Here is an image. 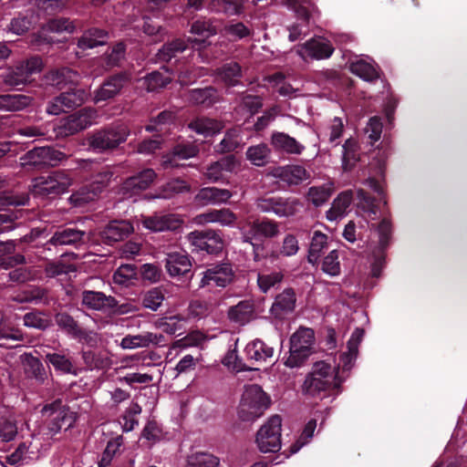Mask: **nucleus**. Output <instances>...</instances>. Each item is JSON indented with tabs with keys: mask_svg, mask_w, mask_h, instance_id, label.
Here are the masks:
<instances>
[{
	"mask_svg": "<svg viewBox=\"0 0 467 467\" xmlns=\"http://www.w3.org/2000/svg\"><path fill=\"white\" fill-rule=\"evenodd\" d=\"M342 381L336 368L325 361H318L306 376L302 390L309 397L323 398L330 390L339 389Z\"/></svg>",
	"mask_w": 467,
	"mask_h": 467,
	"instance_id": "nucleus-1",
	"label": "nucleus"
},
{
	"mask_svg": "<svg viewBox=\"0 0 467 467\" xmlns=\"http://www.w3.org/2000/svg\"><path fill=\"white\" fill-rule=\"evenodd\" d=\"M130 133L125 124L110 125L88 134V146L96 153L111 152L127 140Z\"/></svg>",
	"mask_w": 467,
	"mask_h": 467,
	"instance_id": "nucleus-2",
	"label": "nucleus"
},
{
	"mask_svg": "<svg viewBox=\"0 0 467 467\" xmlns=\"http://www.w3.org/2000/svg\"><path fill=\"white\" fill-rule=\"evenodd\" d=\"M270 402L269 396L259 385L246 386L238 410L240 419L245 421L255 420L264 414Z\"/></svg>",
	"mask_w": 467,
	"mask_h": 467,
	"instance_id": "nucleus-3",
	"label": "nucleus"
},
{
	"mask_svg": "<svg viewBox=\"0 0 467 467\" xmlns=\"http://www.w3.org/2000/svg\"><path fill=\"white\" fill-rule=\"evenodd\" d=\"M41 418L51 434L69 429L76 421V414L64 406L60 400L45 405L41 410Z\"/></svg>",
	"mask_w": 467,
	"mask_h": 467,
	"instance_id": "nucleus-4",
	"label": "nucleus"
},
{
	"mask_svg": "<svg viewBox=\"0 0 467 467\" xmlns=\"http://www.w3.org/2000/svg\"><path fill=\"white\" fill-rule=\"evenodd\" d=\"M314 343V331L311 328H300L290 339V355L285 361L289 368L299 367L311 354Z\"/></svg>",
	"mask_w": 467,
	"mask_h": 467,
	"instance_id": "nucleus-5",
	"label": "nucleus"
},
{
	"mask_svg": "<svg viewBox=\"0 0 467 467\" xmlns=\"http://www.w3.org/2000/svg\"><path fill=\"white\" fill-rule=\"evenodd\" d=\"M72 179L64 171H57L34 180L33 188L38 195H58L71 185Z\"/></svg>",
	"mask_w": 467,
	"mask_h": 467,
	"instance_id": "nucleus-6",
	"label": "nucleus"
},
{
	"mask_svg": "<svg viewBox=\"0 0 467 467\" xmlns=\"http://www.w3.org/2000/svg\"><path fill=\"white\" fill-rule=\"evenodd\" d=\"M280 416H272L257 431L256 443L262 452H275L281 448Z\"/></svg>",
	"mask_w": 467,
	"mask_h": 467,
	"instance_id": "nucleus-7",
	"label": "nucleus"
},
{
	"mask_svg": "<svg viewBox=\"0 0 467 467\" xmlns=\"http://www.w3.org/2000/svg\"><path fill=\"white\" fill-rule=\"evenodd\" d=\"M97 117L95 109L84 108L63 119L57 127V134L62 137L74 135L91 126Z\"/></svg>",
	"mask_w": 467,
	"mask_h": 467,
	"instance_id": "nucleus-8",
	"label": "nucleus"
},
{
	"mask_svg": "<svg viewBox=\"0 0 467 467\" xmlns=\"http://www.w3.org/2000/svg\"><path fill=\"white\" fill-rule=\"evenodd\" d=\"M247 369H259L264 365L272 363L275 349L261 339H254L246 344L244 349Z\"/></svg>",
	"mask_w": 467,
	"mask_h": 467,
	"instance_id": "nucleus-9",
	"label": "nucleus"
},
{
	"mask_svg": "<svg viewBox=\"0 0 467 467\" xmlns=\"http://www.w3.org/2000/svg\"><path fill=\"white\" fill-rule=\"evenodd\" d=\"M112 177L113 172L109 169L99 172L88 186L81 188L70 196L71 202L77 206H80L93 201L109 186Z\"/></svg>",
	"mask_w": 467,
	"mask_h": 467,
	"instance_id": "nucleus-10",
	"label": "nucleus"
},
{
	"mask_svg": "<svg viewBox=\"0 0 467 467\" xmlns=\"http://www.w3.org/2000/svg\"><path fill=\"white\" fill-rule=\"evenodd\" d=\"M42 69V60L38 57H33L18 64L4 76V82L9 86H18L29 81L30 77Z\"/></svg>",
	"mask_w": 467,
	"mask_h": 467,
	"instance_id": "nucleus-11",
	"label": "nucleus"
},
{
	"mask_svg": "<svg viewBox=\"0 0 467 467\" xmlns=\"http://www.w3.org/2000/svg\"><path fill=\"white\" fill-rule=\"evenodd\" d=\"M256 207L263 213H273L280 217L294 215L300 207L296 199L265 197L256 200Z\"/></svg>",
	"mask_w": 467,
	"mask_h": 467,
	"instance_id": "nucleus-12",
	"label": "nucleus"
},
{
	"mask_svg": "<svg viewBox=\"0 0 467 467\" xmlns=\"http://www.w3.org/2000/svg\"><path fill=\"white\" fill-rule=\"evenodd\" d=\"M243 242L253 244L252 241L258 237L271 238L278 234L279 229L276 223L272 221H247L239 226Z\"/></svg>",
	"mask_w": 467,
	"mask_h": 467,
	"instance_id": "nucleus-13",
	"label": "nucleus"
},
{
	"mask_svg": "<svg viewBox=\"0 0 467 467\" xmlns=\"http://www.w3.org/2000/svg\"><path fill=\"white\" fill-rule=\"evenodd\" d=\"M187 239L197 250L205 251L208 254H217L223 248L222 237L213 230L191 232Z\"/></svg>",
	"mask_w": 467,
	"mask_h": 467,
	"instance_id": "nucleus-14",
	"label": "nucleus"
},
{
	"mask_svg": "<svg viewBox=\"0 0 467 467\" xmlns=\"http://www.w3.org/2000/svg\"><path fill=\"white\" fill-rule=\"evenodd\" d=\"M296 54L304 60L326 59L331 57L334 47L328 40L324 38H311L306 43L296 46Z\"/></svg>",
	"mask_w": 467,
	"mask_h": 467,
	"instance_id": "nucleus-15",
	"label": "nucleus"
},
{
	"mask_svg": "<svg viewBox=\"0 0 467 467\" xmlns=\"http://www.w3.org/2000/svg\"><path fill=\"white\" fill-rule=\"evenodd\" d=\"M233 279V270L229 264L213 265L202 272L200 287H225Z\"/></svg>",
	"mask_w": 467,
	"mask_h": 467,
	"instance_id": "nucleus-16",
	"label": "nucleus"
},
{
	"mask_svg": "<svg viewBox=\"0 0 467 467\" xmlns=\"http://www.w3.org/2000/svg\"><path fill=\"white\" fill-rule=\"evenodd\" d=\"M156 178L152 169H145L135 176L128 178L120 186L119 193L124 197H130L133 194L148 189Z\"/></svg>",
	"mask_w": 467,
	"mask_h": 467,
	"instance_id": "nucleus-17",
	"label": "nucleus"
},
{
	"mask_svg": "<svg viewBox=\"0 0 467 467\" xmlns=\"http://www.w3.org/2000/svg\"><path fill=\"white\" fill-rule=\"evenodd\" d=\"M130 81L127 73H119L107 78L103 84L95 91L94 101L99 103L116 97L126 83Z\"/></svg>",
	"mask_w": 467,
	"mask_h": 467,
	"instance_id": "nucleus-18",
	"label": "nucleus"
},
{
	"mask_svg": "<svg viewBox=\"0 0 467 467\" xmlns=\"http://www.w3.org/2000/svg\"><path fill=\"white\" fill-rule=\"evenodd\" d=\"M76 26L67 18L51 19L46 25L41 26L37 34L33 36L32 43L40 45L42 43H51V38L47 36L48 32L53 33H73Z\"/></svg>",
	"mask_w": 467,
	"mask_h": 467,
	"instance_id": "nucleus-19",
	"label": "nucleus"
},
{
	"mask_svg": "<svg viewBox=\"0 0 467 467\" xmlns=\"http://www.w3.org/2000/svg\"><path fill=\"white\" fill-rule=\"evenodd\" d=\"M270 143L275 151L289 155H301L306 150L303 143L281 131L272 133Z\"/></svg>",
	"mask_w": 467,
	"mask_h": 467,
	"instance_id": "nucleus-20",
	"label": "nucleus"
},
{
	"mask_svg": "<svg viewBox=\"0 0 467 467\" xmlns=\"http://www.w3.org/2000/svg\"><path fill=\"white\" fill-rule=\"evenodd\" d=\"M21 360L26 378L35 380L36 384H45L50 373L46 369L41 360L30 353L23 354Z\"/></svg>",
	"mask_w": 467,
	"mask_h": 467,
	"instance_id": "nucleus-21",
	"label": "nucleus"
},
{
	"mask_svg": "<svg viewBox=\"0 0 467 467\" xmlns=\"http://www.w3.org/2000/svg\"><path fill=\"white\" fill-rule=\"evenodd\" d=\"M182 223V219L175 214L153 215L142 219L143 226L153 232L174 231Z\"/></svg>",
	"mask_w": 467,
	"mask_h": 467,
	"instance_id": "nucleus-22",
	"label": "nucleus"
},
{
	"mask_svg": "<svg viewBox=\"0 0 467 467\" xmlns=\"http://www.w3.org/2000/svg\"><path fill=\"white\" fill-rule=\"evenodd\" d=\"M82 305L89 309L107 311L117 306V300L102 292L86 290L82 293Z\"/></svg>",
	"mask_w": 467,
	"mask_h": 467,
	"instance_id": "nucleus-23",
	"label": "nucleus"
},
{
	"mask_svg": "<svg viewBox=\"0 0 467 467\" xmlns=\"http://www.w3.org/2000/svg\"><path fill=\"white\" fill-rule=\"evenodd\" d=\"M164 339L161 334L144 332L138 335H127L120 341V348L123 349H134L147 348L150 345H159Z\"/></svg>",
	"mask_w": 467,
	"mask_h": 467,
	"instance_id": "nucleus-24",
	"label": "nucleus"
},
{
	"mask_svg": "<svg viewBox=\"0 0 467 467\" xmlns=\"http://www.w3.org/2000/svg\"><path fill=\"white\" fill-rule=\"evenodd\" d=\"M89 234L74 228H66L57 231L49 240L53 245H71L84 244L89 241Z\"/></svg>",
	"mask_w": 467,
	"mask_h": 467,
	"instance_id": "nucleus-25",
	"label": "nucleus"
},
{
	"mask_svg": "<svg viewBox=\"0 0 467 467\" xmlns=\"http://www.w3.org/2000/svg\"><path fill=\"white\" fill-rule=\"evenodd\" d=\"M232 196V192L227 189L205 187L197 192L194 197V201L197 204L205 206L209 204L226 202Z\"/></svg>",
	"mask_w": 467,
	"mask_h": 467,
	"instance_id": "nucleus-26",
	"label": "nucleus"
},
{
	"mask_svg": "<svg viewBox=\"0 0 467 467\" xmlns=\"http://www.w3.org/2000/svg\"><path fill=\"white\" fill-rule=\"evenodd\" d=\"M133 227L128 221H112L101 232L102 240L109 244L116 243L126 238Z\"/></svg>",
	"mask_w": 467,
	"mask_h": 467,
	"instance_id": "nucleus-27",
	"label": "nucleus"
},
{
	"mask_svg": "<svg viewBox=\"0 0 467 467\" xmlns=\"http://www.w3.org/2000/svg\"><path fill=\"white\" fill-rule=\"evenodd\" d=\"M296 306V294L293 289H285L277 295L271 307V313L276 318H283L292 313Z\"/></svg>",
	"mask_w": 467,
	"mask_h": 467,
	"instance_id": "nucleus-28",
	"label": "nucleus"
},
{
	"mask_svg": "<svg viewBox=\"0 0 467 467\" xmlns=\"http://www.w3.org/2000/svg\"><path fill=\"white\" fill-rule=\"evenodd\" d=\"M275 176L289 185H298L309 180L310 172L301 165H287L276 169Z\"/></svg>",
	"mask_w": 467,
	"mask_h": 467,
	"instance_id": "nucleus-29",
	"label": "nucleus"
},
{
	"mask_svg": "<svg viewBox=\"0 0 467 467\" xmlns=\"http://www.w3.org/2000/svg\"><path fill=\"white\" fill-rule=\"evenodd\" d=\"M190 32L200 38L188 37V42L192 47H201L205 44L207 38L216 35L217 30L212 20L199 19L192 23Z\"/></svg>",
	"mask_w": 467,
	"mask_h": 467,
	"instance_id": "nucleus-30",
	"label": "nucleus"
},
{
	"mask_svg": "<svg viewBox=\"0 0 467 467\" xmlns=\"http://www.w3.org/2000/svg\"><path fill=\"white\" fill-rule=\"evenodd\" d=\"M165 267L171 276H179L191 270L192 263L187 254L174 252L168 254Z\"/></svg>",
	"mask_w": 467,
	"mask_h": 467,
	"instance_id": "nucleus-31",
	"label": "nucleus"
},
{
	"mask_svg": "<svg viewBox=\"0 0 467 467\" xmlns=\"http://www.w3.org/2000/svg\"><path fill=\"white\" fill-rule=\"evenodd\" d=\"M235 167V158L233 155H229L211 163L207 167L204 176L208 181L216 182L223 177L224 172H232Z\"/></svg>",
	"mask_w": 467,
	"mask_h": 467,
	"instance_id": "nucleus-32",
	"label": "nucleus"
},
{
	"mask_svg": "<svg viewBox=\"0 0 467 467\" xmlns=\"http://www.w3.org/2000/svg\"><path fill=\"white\" fill-rule=\"evenodd\" d=\"M363 330L356 329L348 341V351L340 355L338 367L336 368L339 372V368L342 370H348L351 368L354 360L358 355V344L362 338Z\"/></svg>",
	"mask_w": 467,
	"mask_h": 467,
	"instance_id": "nucleus-33",
	"label": "nucleus"
},
{
	"mask_svg": "<svg viewBox=\"0 0 467 467\" xmlns=\"http://www.w3.org/2000/svg\"><path fill=\"white\" fill-rule=\"evenodd\" d=\"M254 305L251 300L240 301L228 310V317L232 322L244 325L254 317Z\"/></svg>",
	"mask_w": 467,
	"mask_h": 467,
	"instance_id": "nucleus-34",
	"label": "nucleus"
},
{
	"mask_svg": "<svg viewBox=\"0 0 467 467\" xmlns=\"http://www.w3.org/2000/svg\"><path fill=\"white\" fill-rule=\"evenodd\" d=\"M353 199V192L351 190L342 192L333 201L331 207L326 213L328 221H337L343 218Z\"/></svg>",
	"mask_w": 467,
	"mask_h": 467,
	"instance_id": "nucleus-35",
	"label": "nucleus"
},
{
	"mask_svg": "<svg viewBox=\"0 0 467 467\" xmlns=\"http://www.w3.org/2000/svg\"><path fill=\"white\" fill-rule=\"evenodd\" d=\"M46 78L50 85L56 86L58 88H63L68 84L75 85L79 80V75L67 67L52 70Z\"/></svg>",
	"mask_w": 467,
	"mask_h": 467,
	"instance_id": "nucleus-36",
	"label": "nucleus"
},
{
	"mask_svg": "<svg viewBox=\"0 0 467 467\" xmlns=\"http://www.w3.org/2000/svg\"><path fill=\"white\" fill-rule=\"evenodd\" d=\"M243 130L240 126L226 130L223 140L215 147L219 153H227L235 150L243 144Z\"/></svg>",
	"mask_w": 467,
	"mask_h": 467,
	"instance_id": "nucleus-37",
	"label": "nucleus"
},
{
	"mask_svg": "<svg viewBox=\"0 0 467 467\" xmlns=\"http://www.w3.org/2000/svg\"><path fill=\"white\" fill-rule=\"evenodd\" d=\"M189 128L200 135L213 136L224 128V123L209 118H197L189 123Z\"/></svg>",
	"mask_w": 467,
	"mask_h": 467,
	"instance_id": "nucleus-38",
	"label": "nucleus"
},
{
	"mask_svg": "<svg viewBox=\"0 0 467 467\" xmlns=\"http://www.w3.org/2000/svg\"><path fill=\"white\" fill-rule=\"evenodd\" d=\"M32 98L23 94L0 95V110L18 111L28 107Z\"/></svg>",
	"mask_w": 467,
	"mask_h": 467,
	"instance_id": "nucleus-39",
	"label": "nucleus"
},
{
	"mask_svg": "<svg viewBox=\"0 0 467 467\" xmlns=\"http://www.w3.org/2000/svg\"><path fill=\"white\" fill-rule=\"evenodd\" d=\"M107 33L98 28L87 30L78 42V47L83 50L102 46L106 43Z\"/></svg>",
	"mask_w": 467,
	"mask_h": 467,
	"instance_id": "nucleus-40",
	"label": "nucleus"
},
{
	"mask_svg": "<svg viewBox=\"0 0 467 467\" xmlns=\"http://www.w3.org/2000/svg\"><path fill=\"white\" fill-rule=\"evenodd\" d=\"M191 45L188 42V38L181 39L177 38L165 44L157 53V57L160 61H170L172 57H176L177 54L183 52L188 46Z\"/></svg>",
	"mask_w": 467,
	"mask_h": 467,
	"instance_id": "nucleus-41",
	"label": "nucleus"
},
{
	"mask_svg": "<svg viewBox=\"0 0 467 467\" xmlns=\"http://www.w3.org/2000/svg\"><path fill=\"white\" fill-rule=\"evenodd\" d=\"M349 69L353 74L366 81L372 82L379 78L378 69L363 59L351 62Z\"/></svg>",
	"mask_w": 467,
	"mask_h": 467,
	"instance_id": "nucleus-42",
	"label": "nucleus"
},
{
	"mask_svg": "<svg viewBox=\"0 0 467 467\" xmlns=\"http://www.w3.org/2000/svg\"><path fill=\"white\" fill-rule=\"evenodd\" d=\"M342 148V168L345 171H348L354 168L359 160L358 142L354 139H348Z\"/></svg>",
	"mask_w": 467,
	"mask_h": 467,
	"instance_id": "nucleus-43",
	"label": "nucleus"
},
{
	"mask_svg": "<svg viewBox=\"0 0 467 467\" xmlns=\"http://www.w3.org/2000/svg\"><path fill=\"white\" fill-rule=\"evenodd\" d=\"M327 236L320 231L314 232L308 250V262L312 265L317 264V260L321 256L323 250L327 248Z\"/></svg>",
	"mask_w": 467,
	"mask_h": 467,
	"instance_id": "nucleus-44",
	"label": "nucleus"
},
{
	"mask_svg": "<svg viewBox=\"0 0 467 467\" xmlns=\"http://www.w3.org/2000/svg\"><path fill=\"white\" fill-rule=\"evenodd\" d=\"M46 361L50 363L53 368L64 374H75L76 370L73 362L69 357L62 353H47Z\"/></svg>",
	"mask_w": 467,
	"mask_h": 467,
	"instance_id": "nucleus-45",
	"label": "nucleus"
},
{
	"mask_svg": "<svg viewBox=\"0 0 467 467\" xmlns=\"http://www.w3.org/2000/svg\"><path fill=\"white\" fill-rule=\"evenodd\" d=\"M221 79L228 86H236L242 77V68L237 62H229L218 69Z\"/></svg>",
	"mask_w": 467,
	"mask_h": 467,
	"instance_id": "nucleus-46",
	"label": "nucleus"
},
{
	"mask_svg": "<svg viewBox=\"0 0 467 467\" xmlns=\"http://www.w3.org/2000/svg\"><path fill=\"white\" fill-rule=\"evenodd\" d=\"M215 310V305L212 302L193 300L188 306V318L202 319L212 315Z\"/></svg>",
	"mask_w": 467,
	"mask_h": 467,
	"instance_id": "nucleus-47",
	"label": "nucleus"
},
{
	"mask_svg": "<svg viewBox=\"0 0 467 467\" xmlns=\"http://www.w3.org/2000/svg\"><path fill=\"white\" fill-rule=\"evenodd\" d=\"M270 152L271 150L266 144L260 143L249 147L245 155L247 160H249L254 165L261 167L268 162Z\"/></svg>",
	"mask_w": 467,
	"mask_h": 467,
	"instance_id": "nucleus-48",
	"label": "nucleus"
},
{
	"mask_svg": "<svg viewBox=\"0 0 467 467\" xmlns=\"http://www.w3.org/2000/svg\"><path fill=\"white\" fill-rule=\"evenodd\" d=\"M38 22V15L35 16L33 13L26 16H19L13 18L8 26V31L16 34L22 35L27 32L30 27Z\"/></svg>",
	"mask_w": 467,
	"mask_h": 467,
	"instance_id": "nucleus-49",
	"label": "nucleus"
},
{
	"mask_svg": "<svg viewBox=\"0 0 467 467\" xmlns=\"http://www.w3.org/2000/svg\"><path fill=\"white\" fill-rule=\"evenodd\" d=\"M191 191V186L182 179H174L168 182L157 195L158 198L170 199L175 194Z\"/></svg>",
	"mask_w": 467,
	"mask_h": 467,
	"instance_id": "nucleus-50",
	"label": "nucleus"
},
{
	"mask_svg": "<svg viewBox=\"0 0 467 467\" xmlns=\"http://www.w3.org/2000/svg\"><path fill=\"white\" fill-rule=\"evenodd\" d=\"M183 321L184 318L182 316L176 315L159 318L155 321L154 325L162 332L173 335L182 329Z\"/></svg>",
	"mask_w": 467,
	"mask_h": 467,
	"instance_id": "nucleus-51",
	"label": "nucleus"
},
{
	"mask_svg": "<svg viewBox=\"0 0 467 467\" xmlns=\"http://www.w3.org/2000/svg\"><path fill=\"white\" fill-rule=\"evenodd\" d=\"M220 460L207 452H196L188 457L187 467H219Z\"/></svg>",
	"mask_w": 467,
	"mask_h": 467,
	"instance_id": "nucleus-52",
	"label": "nucleus"
},
{
	"mask_svg": "<svg viewBox=\"0 0 467 467\" xmlns=\"http://www.w3.org/2000/svg\"><path fill=\"white\" fill-rule=\"evenodd\" d=\"M214 95L213 88H196L189 92L188 99L192 104L209 107L214 102Z\"/></svg>",
	"mask_w": 467,
	"mask_h": 467,
	"instance_id": "nucleus-53",
	"label": "nucleus"
},
{
	"mask_svg": "<svg viewBox=\"0 0 467 467\" xmlns=\"http://www.w3.org/2000/svg\"><path fill=\"white\" fill-rule=\"evenodd\" d=\"M54 318L57 327L72 337L76 333H78V328L80 327L74 317L66 312L57 313Z\"/></svg>",
	"mask_w": 467,
	"mask_h": 467,
	"instance_id": "nucleus-54",
	"label": "nucleus"
},
{
	"mask_svg": "<svg viewBox=\"0 0 467 467\" xmlns=\"http://www.w3.org/2000/svg\"><path fill=\"white\" fill-rule=\"evenodd\" d=\"M331 193L329 186H313L308 189L307 198L315 206H320L330 198Z\"/></svg>",
	"mask_w": 467,
	"mask_h": 467,
	"instance_id": "nucleus-55",
	"label": "nucleus"
},
{
	"mask_svg": "<svg viewBox=\"0 0 467 467\" xmlns=\"http://www.w3.org/2000/svg\"><path fill=\"white\" fill-rule=\"evenodd\" d=\"M87 97V92L84 89H70L60 94L62 104L66 106L67 109L81 105Z\"/></svg>",
	"mask_w": 467,
	"mask_h": 467,
	"instance_id": "nucleus-56",
	"label": "nucleus"
},
{
	"mask_svg": "<svg viewBox=\"0 0 467 467\" xmlns=\"http://www.w3.org/2000/svg\"><path fill=\"white\" fill-rule=\"evenodd\" d=\"M357 195L358 199V206L363 210V212L369 219H376L378 207L375 204V200L368 196L363 189H358L357 191Z\"/></svg>",
	"mask_w": 467,
	"mask_h": 467,
	"instance_id": "nucleus-57",
	"label": "nucleus"
},
{
	"mask_svg": "<svg viewBox=\"0 0 467 467\" xmlns=\"http://www.w3.org/2000/svg\"><path fill=\"white\" fill-rule=\"evenodd\" d=\"M24 325L28 327L45 330L51 325V320L40 312L26 313L24 316Z\"/></svg>",
	"mask_w": 467,
	"mask_h": 467,
	"instance_id": "nucleus-58",
	"label": "nucleus"
},
{
	"mask_svg": "<svg viewBox=\"0 0 467 467\" xmlns=\"http://www.w3.org/2000/svg\"><path fill=\"white\" fill-rule=\"evenodd\" d=\"M164 300V293L159 288L155 287L149 290L143 297V306L152 311H156Z\"/></svg>",
	"mask_w": 467,
	"mask_h": 467,
	"instance_id": "nucleus-59",
	"label": "nucleus"
},
{
	"mask_svg": "<svg viewBox=\"0 0 467 467\" xmlns=\"http://www.w3.org/2000/svg\"><path fill=\"white\" fill-rule=\"evenodd\" d=\"M317 428V420H310L305 426L302 434L298 440L290 447L291 453L297 452L305 444H306L313 437L314 431Z\"/></svg>",
	"mask_w": 467,
	"mask_h": 467,
	"instance_id": "nucleus-60",
	"label": "nucleus"
},
{
	"mask_svg": "<svg viewBox=\"0 0 467 467\" xmlns=\"http://www.w3.org/2000/svg\"><path fill=\"white\" fill-rule=\"evenodd\" d=\"M122 444V438L118 437L108 442L106 449L104 450L101 459L99 462V467H109L113 459L115 453L119 451Z\"/></svg>",
	"mask_w": 467,
	"mask_h": 467,
	"instance_id": "nucleus-61",
	"label": "nucleus"
},
{
	"mask_svg": "<svg viewBox=\"0 0 467 467\" xmlns=\"http://www.w3.org/2000/svg\"><path fill=\"white\" fill-rule=\"evenodd\" d=\"M283 279L280 272H273L270 274H258L257 284L261 291L266 293L269 289L279 284Z\"/></svg>",
	"mask_w": 467,
	"mask_h": 467,
	"instance_id": "nucleus-62",
	"label": "nucleus"
},
{
	"mask_svg": "<svg viewBox=\"0 0 467 467\" xmlns=\"http://www.w3.org/2000/svg\"><path fill=\"white\" fill-rule=\"evenodd\" d=\"M322 270L329 275H337L340 272V264L338 261V253L332 250L325 258L322 264Z\"/></svg>",
	"mask_w": 467,
	"mask_h": 467,
	"instance_id": "nucleus-63",
	"label": "nucleus"
},
{
	"mask_svg": "<svg viewBox=\"0 0 467 467\" xmlns=\"http://www.w3.org/2000/svg\"><path fill=\"white\" fill-rule=\"evenodd\" d=\"M136 275L135 268L130 265H120L113 275L115 284L126 285Z\"/></svg>",
	"mask_w": 467,
	"mask_h": 467,
	"instance_id": "nucleus-64",
	"label": "nucleus"
}]
</instances>
